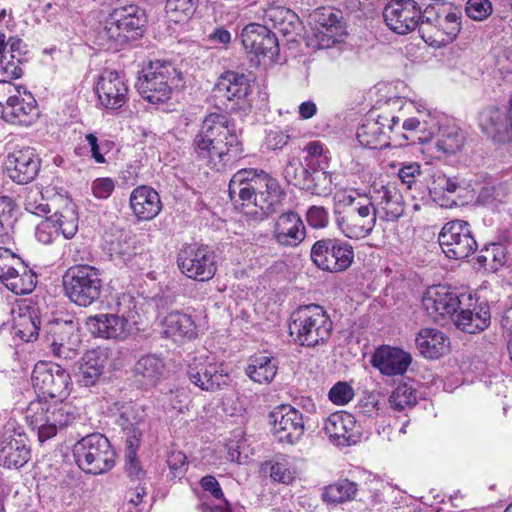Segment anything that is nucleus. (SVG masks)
<instances>
[{"instance_id": "nucleus-1", "label": "nucleus", "mask_w": 512, "mask_h": 512, "mask_svg": "<svg viewBox=\"0 0 512 512\" xmlns=\"http://www.w3.org/2000/svg\"><path fill=\"white\" fill-rule=\"evenodd\" d=\"M32 384L44 397L62 400L69 395L72 382L70 374L59 364L39 362L32 372ZM78 415V409L71 403L36 400L28 405L25 417L29 426L37 431L39 441L44 442L69 426Z\"/></svg>"}, {"instance_id": "nucleus-2", "label": "nucleus", "mask_w": 512, "mask_h": 512, "mask_svg": "<svg viewBox=\"0 0 512 512\" xmlns=\"http://www.w3.org/2000/svg\"><path fill=\"white\" fill-rule=\"evenodd\" d=\"M342 205L335 210L336 224L350 239H363L374 230L377 219L396 221L404 213L402 194L392 184H374L367 195H343Z\"/></svg>"}, {"instance_id": "nucleus-3", "label": "nucleus", "mask_w": 512, "mask_h": 512, "mask_svg": "<svg viewBox=\"0 0 512 512\" xmlns=\"http://www.w3.org/2000/svg\"><path fill=\"white\" fill-rule=\"evenodd\" d=\"M197 158L208 167L223 171L243 153L234 123L223 114L207 115L192 143Z\"/></svg>"}, {"instance_id": "nucleus-4", "label": "nucleus", "mask_w": 512, "mask_h": 512, "mask_svg": "<svg viewBox=\"0 0 512 512\" xmlns=\"http://www.w3.org/2000/svg\"><path fill=\"white\" fill-rule=\"evenodd\" d=\"M433 8L423 6L416 0H390L383 9L386 26L398 35H407L416 29L422 33L431 32V11Z\"/></svg>"}, {"instance_id": "nucleus-5", "label": "nucleus", "mask_w": 512, "mask_h": 512, "mask_svg": "<svg viewBox=\"0 0 512 512\" xmlns=\"http://www.w3.org/2000/svg\"><path fill=\"white\" fill-rule=\"evenodd\" d=\"M332 322L325 310L316 304L301 306L291 315L289 332L303 346H315L329 338Z\"/></svg>"}, {"instance_id": "nucleus-6", "label": "nucleus", "mask_w": 512, "mask_h": 512, "mask_svg": "<svg viewBox=\"0 0 512 512\" xmlns=\"http://www.w3.org/2000/svg\"><path fill=\"white\" fill-rule=\"evenodd\" d=\"M181 82V73L170 62L155 61L143 69L136 84L139 94L151 104L167 102Z\"/></svg>"}, {"instance_id": "nucleus-7", "label": "nucleus", "mask_w": 512, "mask_h": 512, "mask_svg": "<svg viewBox=\"0 0 512 512\" xmlns=\"http://www.w3.org/2000/svg\"><path fill=\"white\" fill-rule=\"evenodd\" d=\"M73 456L80 469L98 475L114 467L116 453L104 435L92 433L75 443Z\"/></svg>"}, {"instance_id": "nucleus-8", "label": "nucleus", "mask_w": 512, "mask_h": 512, "mask_svg": "<svg viewBox=\"0 0 512 512\" xmlns=\"http://www.w3.org/2000/svg\"><path fill=\"white\" fill-rule=\"evenodd\" d=\"M66 296L80 307L96 302L102 293L103 281L100 272L90 265L70 267L63 275Z\"/></svg>"}, {"instance_id": "nucleus-9", "label": "nucleus", "mask_w": 512, "mask_h": 512, "mask_svg": "<svg viewBox=\"0 0 512 512\" xmlns=\"http://www.w3.org/2000/svg\"><path fill=\"white\" fill-rule=\"evenodd\" d=\"M135 305L130 295L118 298L114 313L90 316L87 319L89 330L104 339L124 340L131 332L130 321L134 318Z\"/></svg>"}, {"instance_id": "nucleus-10", "label": "nucleus", "mask_w": 512, "mask_h": 512, "mask_svg": "<svg viewBox=\"0 0 512 512\" xmlns=\"http://www.w3.org/2000/svg\"><path fill=\"white\" fill-rule=\"evenodd\" d=\"M187 376L192 384L206 392H215L228 386L230 377L224 365L206 351L197 352L188 362Z\"/></svg>"}, {"instance_id": "nucleus-11", "label": "nucleus", "mask_w": 512, "mask_h": 512, "mask_svg": "<svg viewBox=\"0 0 512 512\" xmlns=\"http://www.w3.org/2000/svg\"><path fill=\"white\" fill-rule=\"evenodd\" d=\"M311 258L315 265L328 272L348 269L354 259L353 247L340 239H322L314 243Z\"/></svg>"}, {"instance_id": "nucleus-12", "label": "nucleus", "mask_w": 512, "mask_h": 512, "mask_svg": "<svg viewBox=\"0 0 512 512\" xmlns=\"http://www.w3.org/2000/svg\"><path fill=\"white\" fill-rule=\"evenodd\" d=\"M466 301H472L471 295L458 293L446 285L429 287L422 299L423 307L435 321L454 316Z\"/></svg>"}, {"instance_id": "nucleus-13", "label": "nucleus", "mask_w": 512, "mask_h": 512, "mask_svg": "<svg viewBox=\"0 0 512 512\" xmlns=\"http://www.w3.org/2000/svg\"><path fill=\"white\" fill-rule=\"evenodd\" d=\"M314 23L308 45L325 49L343 40L344 28L341 13L328 7H321L310 15Z\"/></svg>"}, {"instance_id": "nucleus-14", "label": "nucleus", "mask_w": 512, "mask_h": 512, "mask_svg": "<svg viewBox=\"0 0 512 512\" xmlns=\"http://www.w3.org/2000/svg\"><path fill=\"white\" fill-rule=\"evenodd\" d=\"M439 243L446 256L455 260L465 259L477 249L470 225L463 220L446 223L439 234Z\"/></svg>"}, {"instance_id": "nucleus-15", "label": "nucleus", "mask_w": 512, "mask_h": 512, "mask_svg": "<svg viewBox=\"0 0 512 512\" xmlns=\"http://www.w3.org/2000/svg\"><path fill=\"white\" fill-rule=\"evenodd\" d=\"M181 272L196 281H208L213 278L217 267L213 253L206 246L196 244L184 246L177 256Z\"/></svg>"}, {"instance_id": "nucleus-16", "label": "nucleus", "mask_w": 512, "mask_h": 512, "mask_svg": "<svg viewBox=\"0 0 512 512\" xmlns=\"http://www.w3.org/2000/svg\"><path fill=\"white\" fill-rule=\"evenodd\" d=\"M272 433L279 442L294 444L304 434L302 414L290 405L276 407L269 414Z\"/></svg>"}, {"instance_id": "nucleus-17", "label": "nucleus", "mask_w": 512, "mask_h": 512, "mask_svg": "<svg viewBox=\"0 0 512 512\" xmlns=\"http://www.w3.org/2000/svg\"><path fill=\"white\" fill-rule=\"evenodd\" d=\"M253 181L257 180L258 186L255 188L258 203V210L245 211L246 214L259 216H268L276 212L278 205L285 197L279 182L263 170L252 168Z\"/></svg>"}, {"instance_id": "nucleus-18", "label": "nucleus", "mask_w": 512, "mask_h": 512, "mask_svg": "<svg viewBox=\"0 0 512 512\" xmlns=\"http://www.w3.org/2000/svg\"><path fill=\"white\" fill-rule=\"evenodd\" d=\"M241 42L246 51L256 56L274 59L279 52L276 34L265 24L251 23L246 25L240 34Z\"/></svg>"}, {"instance_id": "nucleus-19", "label": "nucleus", "mask_w": 512, "mask_h": 512, "mask_svg": "<svg viewBox=\"0 0 512 512\" xmlns=\"http://www.w3.org/2000/svg\"><path fill=\"white\" fill-rule=\"evenodd\" d=\"M417 116L407 118L402 129L407 133L399 135L404 141L427 143L439 131V119L436 113L426 109L422 104L416 106Z\"/></svg>"}, {"instance_id": "nucleus-20", "label": "nucleus", "mask_w": 512, "mask_h": 512, "mask_svg": "<svg viewBox=\"0 0 512 512\" xmlns=\"http://www.w3.org/2000/svg\"><path fill=\"white\" fill-rule=\"evenodd\" d=\"M96 92L102 106L118 109L127 101L128 87L118 72L105 70L99 77Z\"/></svg>"}, {"instance_id": "nucleus-21", "label": "nucleus", "mask_w": 512, "mask_h": 512, "mask_svg": "<svg viewBox=\"0 0 512 512\" xmlns=\"http://www.w3.org/2000/svg\"><path fill=\"white\" fill-rule=\"evenodd\" d=\"M412 362L410 353L397 347L383 345L377 348L371 358L374 368L385 376L403 375Z\"/></svg>"}, {"instance_id": "nucleus-22", "label": "nucleus", "mask_w": 512, "mask_h": 512, "mask_svg": "<svg viewBox=\"0 0 512 512\" xmlns=\"http://www.w3.org/2000/svg\"><path fill=\"white\" fill-rule=\"evenodd\" d=\"M356 420L346 411L330 414L323 424V430L329 440L336 446L344 447L356 443Z\"/></svg>"}, {"instance_id": "nucleus-23", "label": "nucleus", "mask_w": 512, "mask_h": 512, "mask_svg": "<svg viewBox=\"0 0 512 512\" xmlns=\"http://www.w3.org/2000/svg\"><path fill=\"white\" fill-rule=\"evenodd\" d=\"M39 159L34 149L26 147L9 154L6 162L8 176L18 184L33 180L39 171Z\"/></svg>"}, {"instance_id": "nucleus-24", "label": "nucleus", "mask_w": 512, "mask_h": 512, "mask_svg": "<svg viewBox=\"0 0 512 512\" xmlns=\"http://www.w3.org/2000/svg\"><path fill=\"white\" fill-rule=\"evenodd\" d=\"M30 459L31 449L24 435L20 433L4 435L0 441V465L8 469H20Z\"/></svg>"}, {"instance_id": "nucleus-25", "label": "nucleus", "mask_w": 512, "mask_h": 512, "mask_svg": "<svg viewBox=\"0 0 512 512\" xmlns=\"http://www.w3.org/2000/svg\"><path fill=\"white\" fill-rule=\"evenodd\" d=\"M305 237L306 228L298 213L288 211L278 216L273 228V238L278 244L294 247Z\"/></svg>"}, {"instance_id": "nucleus-26", "label": "nucleus", "mask_w": 512, "mask_h": 512, "mask_svg": "<svg viewBox=\"0 0 512 512\" xmlns=\"http://www.w3.org/2000/svg\"><path fill=\"white\" fill-rule=\"evenodd\" d=\"M419 353L426 359H439L450 351L449 337L437 328H422L415 337Z\"/></svg>"}, {"instance_id": "nucleus-27", "label": "nucleus", "mask_w": 512, "mask_h": 512, "mask_svg": "<svg viewBox=\"0 0 512 512\" xmlns=\"http://www.w3.org/2000/svg\"><path fill=\"white\" fill-rule=\"evenodd\" d=\"M13 329L15 334L26 342L38 337L40 319L38 308L30 303L23 302L12 310Z\"/></svg>"}, {"instance_id": "nucleus-28", "label": "nucleus", "mask_w": 512, "mask_h": 512, "mask_svg": "<svg viewBox=\"0 0 512 512\" xmlns=\"http://www.w3.org/2000/svg\"><path fill=\"white\" fill-rule=\"evenodd\" d=\"M130 207L138 220L154 219L162 209L160 196L149 186H139L130 195Z\"/></svg>"}, {"instance_id": "nucleus-29", "label": "nucleus", "mask_w": 512, "mask_h": 512, "mask_svg": "<svg viewBox=\"0 0 512 512\" xmlns=\"http://www.w3.org/2000/svg\"><path fill=\"white\" fill-rule=\"evenodd\" d=\"M251 173L252 168L241 169L232 176L229 183L228 191L231 200L240 202L243 208L251 205L257 208L258 197L255 188L259 183L257 180L253 181L254 175Z\"/></svg>"}, {"instance_id": "nucleus-30", "label": "nucleus", "mask_w": 512, "mask_h": 512, "mask_svg": "<svg viewBox=\"0 0 512 512\" xmlns=\"http://www.w3.org/2000/svg\"><path fill=\"white\" fill-rule=\"evenodd\" d=\"M163 333L175 342L192 340L198 336L197 326L191 315L172 311L163 320Z\"/></svg>"}, {"instance_id": "nucleus-31", "label": "nucleus", "mask_w": 512, "mask_h": 512, "mask_svg": "<svg viewBox=\"0 0 512 512\" xmlns=\"http://www.w3.org/2000/svg\"><path fill=\"white\" fill-rule=\"evenodd\" d=\"M250 93V83L244 74L228 71L221 75L214 87L217 98L229 101L244 99Z\"/></svg>"}, {"instance_id": "nucleus-32", "label": "nucleus", "mask_w": 512, "mask_h": 512, "mask_svg": "<svg viewBox=\"0 0 512 512\" xmlns=\"http://www.w3.org/2000/svg\"><path fill=\"white\" fill-rule=\"evenodd\" d=\"M134 376L138 382L145 386H155L164 378L166 364L157 354L141 356L134 365Z\"/></svg>"}, {"instance_id": "nucleus-33", "label": "nucleus", "mask_w": 512, "mask_h": 512, "mask_svg": "<svg viewBox=\"0 0 512 512\" xmlns=\"http://www.w3.org/2000/svg\"><path fill=\"white\" fill-rule=\"evenodd\" d=\"M431 32L425 33V41L431 43L445 44L452 41L460 31L459 17L454 12L444 15L436 14L431 16Z\"/></svg>"}, {"instance_id": "nucleus-34", "label": "nucleus", "mask_w": 512, "mask_h": 512, "mask_svg": "<svg viewBox=\"0 0 512 512\" xmlns=\"http://www.w3.org/2000/svg\"><path fill=\"white\" fill-rule=\"evenodd\" d=\"M37 116L36 100L31 93L21 90L3 120L11 124L28 126Z\"/></svg>"}, {"instance_id": "nucleus-35", "label": "nucleus", "mask_w": 512, "mask_h": 512, "mask_svg": "<svg viewBox=\"0 0 512 512\" xmlns=\"http://www.w3.org/2000/svg\"><path fill=\"white\" fill-rule=\"evenodd\" d=\"M131 39H133V35H128L115 21L112 14L104 21L96 34V44L105 50L117 51Z\"/></svg>"}, {"instance_id": "nucleus-36", "label": "nucleus", "mask_w": 512, "mask_h": 512, "mask_svg": "<svg viewBox=\"0 0 512 512\" xmlns=\"http://www.w3.org/2000/svg\"><path fill=\"white\" fill-rule=\"evenodd\" d=\"M106 356L97 351L87 352L81 360L77 381L85 387L93 386L102 375L105 365Z\"/></svg>"}, {"instance_id": "nucleus-37", "label": "nucleus", "mask_w": 512, "mask_h": 512, "mask_svg": "<svg viewBox=\"0 0 512 512\" xmlns=\"http://www.w3.org/2000/svg\"><path fill=\"white\" fill-rule=\"evenodd\" d=\"M465 303L458 310L455 325L464 332L473 334L483 331L490 324V313L486 307H475L473 310L464 308Z\"/></svg>"}, {"instance_id": "nucleus-38", "label": "nucleus", "mask_w": 512, "mask_h": 512, "mask_svg": "<svg viewBox=\"0 0 512 512\" xmlns=\"http://www.w3.org/2000/svg\"><path fill=\"white\" fill-rule=\"evenodd\" d=\"M479 125L486 135L498 140H502V135L510 129L509 117L496 107H488L481 111Z\"/></svg>"}, {"instance_id": "nucleus-39", "label": "nucleus", "mask_w": 512, "mask_h": 512, "mask_svg": "<svg viewBox=\"0 0 512 512\" xmlns=\"http://www.w3.org/2000/svg\"><path fill=\"white\" fill-rule=\"evenodd\" d=\"M128 35H139L146 23L145 12L134 4L115 8L111 13Z\"/></svg>"}, {"instance_id": "nucleus-40", "label": "nucleus", "mask_w": 512, "mask_h": 512, "mask_svg": "<svg viewBox=\"0 0 512 512\" xmlns=\"http://www.w3.org/2000/svg\"><path fill=\"white\" fill-rule=\"evenodd\" d=\"M278 370V362L274 357L258 355L250 359L246 367L247 376L259 384H269L273 381Z\"/></svg>"}, {"instance_id": "nucleus-41", "label": "nucleus", "mask_w": 512, "mask_h": 512, "mask_svg": "<svg viewBox=\"0 0 512 512\" xmlns=\"http://www.w3.org/2000/svg\"><path fill=\"white\" fill-rule=\"evenodd\" d=\"M358 485L348 479H342L326 486L322 499L328 504H341L355 499Z\"/></svg>"}, {"instance_id": "nucleus-42", "label": "nucleus", "mask_w": 512, "mask_h": 512, "mask_svg": "<svg viewBox=\"0 0 512 512\" xmlns=\"http://www.w3.org/2000/svg\"><path fill=\"white\" fill-rule=\"evenodd\" d=\"M200 484L205 492L219 501L217 505H209L206 502L202 503L201 512H232L230 504L224 498L221 486L214 476L208 475L203 477Z\"/></svg>"}, {"instance_id": "nucleus-43", "label": "nucleus", "mask_w": 512, "mask_h": 512, "mask_svg": "<svg viewBox=\"0 0 512 512\" xmlns=\"http://www.w3.org/2000/svg\"><path fill=\"white\" fill-rule=\"evenodd\" d=\"M437 148L447 154L458 152L465 143V135L463 131L454 125L439 127Z\"/></svg>"}, {"instance_id": "nucleus-44", "label": "nucleus", "mask_w": 512, "mask_h": 512, "mask_svg": "<svg viewBox=\"0 0 512 512\" xmlns=\"http://www.w3.org/2000/svg\"><path fill=\"white\" fill-rule=\"evenodd\" d=\"M309 177L306 180L303 190L310 191L316 195H327L332 190V174L326 170L324 165L314 166L309 169Z\"/></svg>"}, {"instance_id": "nucleus-45", "label": "nucleus", "mask_w": 512, "mask_h": 512, "mask_svg": "<svg viewBox=\"0 0 512 512\" xmlns=\"http://www.w3.org/2000/svg\"><path fill=\"white\" fill-rule=\"evenodd\" d=\"M199 0H166L165 12L170 21L186 22L196 12Z\"/></svg>"}, {"instance_id": "nucleus-46", "label": "nucleus", "mask_w": 512, "mask_h": 512, "mask_svg": "<svg viewBox=\"0 0 512 512\" xmlns=\"http://www.w3.org/2000/svg\"><path fill=\"white\" fill-rule=\"evenodd\" d=\"M21 269L22 272L15 269V272L3 282L9 290L19 295L30 293L36 285L35 274L24 266H21Z\"/></svg>"}, {"instance_id": "nucleus-47", "label": "nucleus", "mask_w": 512, "mask_h": 512, "mask_svg": "<svg viewBox=\"0 0 512 512\" xmlns=\"http://www.w3.org/2000/svg\"><path fill=\"white\" fill-rule=\"evenodd\" d=\"M109 256L116 265H129L136 257V248L131 239L118 238L111 241L108 247Z\"/></svg>"}, {"instance_id": "nucleus-48", "label": "nucleus", "mask_w": 512, "mask_h": 512, "mask_svg": "<svg viewBox=\"0 0 512 512\" xmlns=\"http://www.w3.org/2000/svg\"><path fill=\"white\" fill-rule=\"evenodd\" d=\"M477 260L486 270L496 272L506 262L505 248L499 243H491L481 250Z\"/></svg>"}, {"instance_id": "nucleus-49", "label": "nucleus", "mask_w": 512, "mask_h": 512, "mask_svg": "<svg viewBox=\"0 0 512 512\" xmlns=\"http://www.w3.org/2000/svg\"><path fill=\"white\" fill-rule=\"evenodd\" d=\"M309 167L304 166L299 158H291L284 168L283 175L289 184L304 189L306 180L309 177Z\"/></svg>"}, {"instance_id": "nucleus-50", "label": "nucleus", "mask_w": 512, "mask_h": 512, "mask_svg": "<svg viewBox=\"0 0 512 512\" xmlns=\"http://www.w3.org/2000/svg\"><path fill=\"white\" fill-rule=\"evenodd\" d=\"M416 391L406 383L399 384L389 396V404L391 408L402 411L406 407L416 403Z\"/></svg>"}, {"instance_id": "nucleus-51", "label": "nucleus", "mask_w": 512, "mask_h": 512, "mask_svg": "<svg viewBox=\"0 0 512 512\" xmlns=\"http://www.w3.org/2000/svg\"><path fill=\"white\" fill-rule=\"evenodd\" d=\"M51 218L57 223L58 234L61 232L65 239L74 237L78 230V217L72 208H65L61 213H55Z\"/></svg>"}, {"instance_id": "nucleus-52", "label": "nucleus", "mask_w": 512, "mask_h": 512, "mask_svg": "<svg viewBox=\"0 0 512 512\" xmlns=\"http://www.w3.org/2000/svg\"><path fill=\"white\" fill-rule=\"evenodd\" d=\"M25 210L31 214L38 216L46 215L50 212V208L44 199L42 192L39 188H30L24 198Z\"/></svg>"}, {"instance_id": "nucleus-53", "label": "nucleus", "mask_w": 512, "mask_h": 512, "mask_svg": "<svg viewBox=\"0 0 512 512\" xmlns=\"http://www.w3.org/2000/svg\"><path fill=\"white\" fill-rule=\"evenodd\" d=\"M21 90V87L10 81H0V118L3 119L6 112H9Z\"/></svg>"}, {"instance_id": "nucleus-54", "label": "nucleus", "mask_w": 512, "mask_h": 512, "mask_svg": "<svg viewBox=\"0 0 512 512\" xmlns=\"http://www.w3.org/2000/svg\"><path fill=\"white\" fill-rule=\"evenodd\" d=\"M465 11L469 18L483 21L492 14L493 5L490 0H468Z\"/></svg>"}, {"instance_id": "nucleus-55", "label": "nucleus", "mask_w": 512, "mask_h": 512, "mask_svg": "<svg viewBox=\"0 0 512 512\" xmlns=\"http://www.w3.org/2000/svg\"><path fill=\"white\" fill-rule=\"evenodd\" d=\"M270 477L273 481L289 484L294 479V471L285 458L270 463Z\"/></svg>"}, {"instance_id": "nucleus-56", "label": "nucleus", "mask_w": 512, "mask_h": 512, "mask_svg": "<svg viewBox=\"0 0 512 512\" xmlns=\"http://www.w3.org/2000/svg\"><path fill=\"white\" fill-rule=\"evenodd\" d=\"M459 187L457 178L446 176L442 172H436L432 176V182L429 186L431 193L439 194L442 192L455 193Z\"/></svg>"}, {"instance_id": "nucleus-57", "label": "nucleus", "mask_w": 512, "mask_h": 512, "mask_svg": "<svg viewBox=\"0 0 512 512\" xmlns=\"http://www.w3.org/2000/svg\"><path fill=\"white\" fill-rule=\"evenodd\" d=\"M304 151L307 153L305 157V165L309 169H314V166H321L326 164L328 156L324 153L323 145L319 141L309 142Z\"/></svg>"}, {"instance_id": "nucleus-58", "label": "nucleus", "mask_w": 512, "mask_h": 512, "mask_svg": "<svg viewBox=\"0 0 512 512\" xmlns=\"http://www.w3.org/2000/svg\"><path fill=\"white\" fill-rule=\"evenodd\" d=\"M291 11L283 6H269L264 10L263 21L268 28L276 29L286 20L287 16H291Z\"/></svg>"}, {"instance_id": "nucleus-59", "label": "nucleus", "mask_w": 512, "mask_h": 512, "mask_svg": "<svg viewBox=\"0 0 512 512\" xmlns=\"http://www.w3.org/2000/svg\"><path fill=\"white\" fill-rule=\"evenodd\" d=\"M125 468L128 476L132 479H141L144 476V470L136 457V447L130 439H127Z\"/></svg>"}, {"instance_id": "nucleus-60", "label": "nucleus", "mask_w": 512, "mask_h": 512, "mask_svg": "<svg viewBox=\"0 0 512 512\" xmlns=\"http://www.w3.org/2000/svg\"><path fill=\"white\" fill-rule=\"evenodd\" d=\"M58 236L57 223L51 217L41 221L36 227L35 237L43 244L52 243Z\"/></svg>"}, {"instance_id": "nucleus-61", "label": "nucleus", "mask_w": 512, "mask_h": 512, "mask_svg": "<svg viewBox=\"0 0 512 512\" xmlns=\"http://www.w3.org/2000/svg\"><path fill=\"white\" fill-rule=\"evenodd\" d=\"M275 30L286 37L288 41L295 42L301 31V22L298 15L291 11V16H287L286 20Z\"/></svg>"}, {"instance_id": "nucleus-62", "label": "nucleus", "mask_w": 512, "mask_h": 512, "mask_svg": "<svg viewBox=\"0 0 512 512\" xmlns=\"http://www.w3.org/2000/svg\"><path fill=\"white\" fill-rule=\"evenodd\" d=\"M329 399L336 405H345L354 397L353 388L346 382H337L329 391Z\"/></svg>"}, {"instance_id": "nucleus-63", "label": "nucleus", "mask_w": 512, "mask_h": 512, "mask_svg": "<svg viewBox=\"0 0 512 512\" xmlns=\"http://www.w3.org/2000/svg\"><path fill=\"white\" fill-rule=\"evenodd\" d=\"M422 174L421 166L417 162L405 163L398 170V177L407 188L416 183L417 178Z\"/></svg>"}, {"instance_id": "nucleus-64", "label": "nucleus", "mask_w": 512, "mask_h": 512, "mask_svg": "<svg viewBox=\"0 0 512 512\" xmlns=\"http://www.w3.org/2000/svg\"><path fill=\"white\" fill-rule=\"evenodd\" d=\"M308 224L313 228H324L328 225V211L321 206H312L306 214Z\"/></svg>"}]
</instances>
